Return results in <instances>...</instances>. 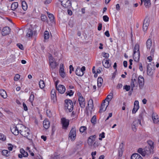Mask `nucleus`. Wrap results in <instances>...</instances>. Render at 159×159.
I'll return each mask as SVG.
<instances>
[{
  "label": "nucleus",
  "mask_w": 159,
  "mask_h": 159,
  "mask_svg": "<svg viewBox=\"0 0 159 159\" xmlns=\"http://www.w3.org/2000/svg\"><path fill=\"white\" fill-rule=\"evenodd\" d=\"M20 133L23 136L26 138L28 139H30V136L31 135L29 132V129L23 125H19Z\"/></svg>",
  "instance_id": "1"
},
{
  "label": "nucleus",
  "mask_w": 159,
  "mask_h": 159,
  "mask_svg": "<svg viewBox=\"0 0 159 159\" xmlns=\"http://www.w3.org/2000/svg\"><path fill=\"white\" fill-rule=\"evenodd\" d=\"M153 151L152 147L151 148L146 146L143 149L141 148H139L138 150V152L142 156H145L146 155H149L153 152Z\"/></svg>",
  "instance_id": "2"
},
{
  "label": "nucleus",
  "mask_w": 159,
  "mask_h": 159,
  "mask_svg": "<svg viewBox=\"0 0 159 159\" xmlns=\"http://www.w3.org/2000/svg\"><path fill=\"white\" fill-rule=\"evenodd\" d=\"M155 63L154 62H152L148 64L147 66V74L149 76H151L155 70Z\"/></svg>",
  "instance_id": "3"
},
{
  "label": "nucleus",
  "mask_w": 159,
  "mask_h": 159,
  "mask_svg": "<svg viewBox=\"0 0 159 159\" xmlns=\"http://www.w3.org/2000/svg\"><path fill=\"white\" fill-rule=\"evenodd\" d=\"M65 107L68 109L69 112H71L73 109V104L72 101L70 99H66L65 101Z\"/></svg>",
  "instance_id": "4"
},
{
  "label": "nucleus",
  "mask_w": 159,
  "mask_h": 159,
  "mask_svg": "<svg viewBox=\"0 0 159 159\" xmlns=\"http://www.w3.org/2000/svg\"><path fill=\"white\" fill-rule=\"evenodd\" d=\"M18 125L16 126L14 125L11 128V130L14 135H17L20 133V126L19 125Z\"/></svg>",
  "instance_id": "5"
},
{
  "label": "nucleus",
  "mask_w": 159,
  "mask_h": 159,
  "mask_svg": "<svg viewBox=\"0 0 159 159\" xmlns=\"http://www.w3.org/2000/svg\"><path fill=\"white\" fill-rule=\"evenodd\" d=\"M76 135V129L75 128H72L70 130L69 136L72 141H74L75 139Z\"/></svg>",
  "instance_id": "6"
},
{
  "label": "nucleus",
  "mask_w": 159,
  "mask_h": 159,
  "mask_svg": "<svg viewBox=\"0 0 159 159\" xmlns=\"http://www.w3.org/2000/svg\"><path fill=\"white\" fill-rule=\"evenodd\" d=\"M96 136L95 135L90 136L88 138V143L89 146L91 147H93V144L95 141Z\"/></svg>",
  "instance_id": "7"
},
{
  "label": "nucleus",
  "mask_w": 159,
  "mask_h": 159,
  "mask_svg": "<svg viewBox=\"0 0 159 159\" xmlns=\"http://www.w3.org/2000/svg\"><path fill=\"white\" fill-rule=\"evenodd\" d=\"M61 3V5L66 8H70L71 6V2L69 0H62Z\"/></svg>",
  "instance_id": "8"
},
{
  "label": "nucleus",
  "mask_w": 159,
  "mask_h": 159,
  "mask_svg": "<svg viewBox=\"0 0 159 159\" xmlns=\"http://www.w3.org/2000/svg\"><path fill=\"white\" fill-rule=\"evenodd\" d=\"M61 121L63 128L64 129H66L69 125V120L66 119L65 118H63L61 119Z\"/></svg>",
  "instance_id": "9"
},
{
  "label": "nucleus",
  "mask_w": 159,
  "mask_h": 159,
  "mask_svg": "<svg viewBox=\"0 0 159 159\" xmlns=\"http://www.w3.org/2000/svg\"><path fill=\"white\" fill-rule=\"evenodd\" d=\"M138 82L139 88L141 89L143 87L144 83V79L142 76L140 75L138 77Z\"/></svg>",
  "instance_id": "10"
},
{
  "label": "nucleus",
  "mask_w": 159,
  "mask_h": 159,
  "mask_svg": "<svg viewBox=\"0 0 159 159\" xmlns=\"http://www.w3.org/2000/svg\"><path fill=\"white\" fill-rule=\"evenodd\" d=\"M49 63L52 69L55 68L58 65V64L53 60V58L52 57L49 59Z\"/></svg>",
  "instance_id": "11"
},
{
  "label": "nucleus",
  "mask_w": 159,
  "mask_h": 159,
  "mask_svg": "<svg viewBox=\"0 0 159 159\" xmlns=\"http://www.w3.org/2000/svg\"><path fill=\"white\" fill-rule=\"evenodd\" d=\"M139 85V84L138 83L137 80L135 78L133 79V78L131 80V90L132 91L133 89L135 87H138Z\"/></svg>",
  "instance_id": "12"
},
{
  "label": "nucleus",
  "mask_w": 159,
  "mask_h": 159,
  "mask_svg": "<svg viewBox=\"0 0 159 159\" xmlns=\"http://www.w3.org/2000/svg\"><path fill=\"white\" fill-rule=\"evenodd\" d=\"M11 31V29L8 27H4L2 30V35L5 36L8 34Z\"/></svg>",
  "instance_id": "13"
},
{
  "label": "nucleus",
  "mask_w": 159,
  "mask_h": 159,
  "mask_svg": "<svg viewBox=\"0 0 159 159\" xmlns=\"http://www.w3.org/2000/svg\"><path fill=\"white\" fill-rule=\"evenodd\" d=\"M57 90L58 91L59 93L61 94L64 93L66 91L65 87L62 85H59L56 88Z\"/></svg>",
  "instance_id": "14"
},
{
  "label": "nucleus",
  "mask_w": 159,
  "mask_h": 159,
  "mask_svg": "<svg viewBox=\"0 0 159 159\" xmlns=\"http://www.w3.org/2000/svg\"><path fill=\"white\" fill-rule=\"evenodd\" d=\"M109 60H107L106 59H104L102 61V63L103 66L106 68H109L111 64L110 63Z\"/></svg>",
  "instance_id": "15"
},
{
  "label": "nucleus",
  "mask_w": 159,
  "mask_h": 159,
  "mask_svg": "<svg viewBox=\"0 0 159 159\" xmlns=\"http://www.w3.org/2000/svg\"><path fill=\"white\" fill-rule=\"evenodd\" d=\"M78 101L80 107L82 108H84L85 107V104L84 98L83 97L79 98Z\"/></svg>",
  "instance_id": "16"
},
{
  "label": "nucleus",
  "mask_w": 159,
  "mask_h": 159,
  "mask_svg": "<svg viewBox=\"0 0 159 159\" xmlns=\"http://www.w3.org/2000/svg\"><path fill=\"white\" fill-rule=\"evenodd\" d=\"M105 100L103 101V102L102 103L101 106L100 107V110L99 111V112L100 113H101L103 112V111H104L106 109L107 107L108 103H107V105L106 106V105L105 104Z\"/></svg>",
  "instance_id": "17"
},
{
  "label": "nucleus",
  "mask_w": 159,
  "mask_h": 159,
  "mask_svg": "<svg viewBox=\"0 0 159 159\" xmlns=\"http://www.w3.org/2000/svg\"><path fill=\"white\" fill-rule=\"evenodd\" d=\"M124 144L123 143H121L119 145L118 149V156L119 157H121L123 154V148Z\"/></svg>",
  "instance_id": "18"
},
{
  "label": "nucleus",
  "mask_w": 159,
  "mask_h": 159,
  "mask_svg": "<svg viewBox=\"0 0 159 159\" xmlns=\"http://www.w3.org/2000/svg\"><path fill=\"white\" fill-rule=\"evenodd\" d=\"M88 108L90 110V111H92L93 108V101L92 99L89 100L88 102Z\"/></svg>",
  "instance_id": "19"
},
{
  "label": "nucleus",
  "mask_w": 159,
  "mask_h": 159,
  "mask_svg": "<svg viewBox=\"0 0 159 159\" xmlns=\"http://www.w3.org/2000/svg\"><path fill=\"white\" fill-rule=\"evenodd\" d=\"M133 57L134 61L136 62H138L140 58V52H137L136 53H133Z\"/></svg>",
  "instance_id": "20"
},
{
  "label": "nucleus",
  "mask_w": 159,
  "mask_h": 159,
  "mask_svg": "<svg viewBox=\"0 0 159 159\" xmlns=\"http://www.w3.org/2000/svg\"><path fill=\"white\" fill-rule=\"evenodd\" d=\"M50 122L47 120H44L43 123V127L46 129H48L50 126Z\"/></svg>",
  "instance_id": "21"
},
{
  "label": "nucleus",
  "mask_w": 159,
  "mask_h": 159,
  "mask_svg": "<svg viewBox=\"0 0 159 159\" xmlns=\"http://www.w3.org/2000/svg\"><path fill=\"white\" fill-rule=\"evenodd\" d=\"M131 159H143L140 155L138 153L133 154L131 157Z\"/></svg>",
  "instance_id": "22"
},
{
  "label": "nucleus",
  "mask_w": 159,
  "mask_h": 159,
  "mask_svg": "<svg viewBox=\"0 0 159 159\" xmlns=\"http://www.w3.org/2000/svg\"><path fill=\"white\" fill-rule=\"evenodd\" d=\"M76 75L79 76H82L84 75V73L81 71L80 67H77L75 71Z\"/></svg>",
  "instance_id": "23"
},
{
  "label": "nucleus",
  "mask_w": 159,
  "mask_h": 159,
  "mask_svg": "<svg viewBox=\"0 0 159 159\" xmlns=\"http://www.w3.org/2000/svg\"><path fill=\"white\" fill-rule=\"evenodd\" d=\"M152 117L154 123H157L159 121V119L157 115L153 114L152 115Z\"/></svg>",
  "instance_id": "24"
},
{
  "label": "nucleus",
  "mask_w": 159,
  "mask_h": 159,
  "mask_svg": "<svg viewBox=\"0 0 159 159\" xmlns=\"http://www.w3.org/2000/svg\"><path fill=\"white\" fill-rule=\"evenodd\" d=\"M27 30H28L27 33V36L29 37H32L33 34V32L31 28H29V29H27Z\"/></svg>",
  "instance_id": "25"
},
{
  "label": "nucleus",
  "mask_w": 159,
  "mask_h": 159,
  "mask_svg": "<svg viewBox=\"0 0 159 159\" xmlns=\"http://www.w3.org/2000/svg\"><path fill=\"white\" fill-rule=\"evenodd\" d=\"M152 42L151 40L149 39H148L146 43V45L148 49H150L152 46Z\"/></svg>",
  "instance_id": "26"
},
{
  "label": "nucleus",
  "mask_w": 159,
  "mask_h": 159,
  "mask_svg": "<svg viewBox=\"0 0 159 159\" xmlns=\"http://www.w3.org/2000/svg\"><path fill=\"white\" fill-rule=\"evenodd\" d=\"M0 94L4 98H6L7 96L6 92L3 89L0 90Z\"/></svg>",
  "instance_id": "27"
},
{
  "label": "nucleus",
  "mask_w": 159,
  "mask_h": 159,
  "mask_svg": "<svg viewBox=\"0 0 159 159\" xmlns=\"http://www.w3.org/2000/svg\"><path fill=\"white\" fill-rule=\"evenodd\" d=\"M139 46L138 44H136L134 49L133 53H136L137 52H139Z\"/></svg>",
  "instance_id": "28"
},
{
  "label": "nucleus",
  "mask_w": 159,
  "mask_h": 159,
  "mask_svg": "<svg viewBox=\"0 0 159 159\" xmlns=\"http://www.w3.org/2000/svg\"><path fill=\"white\" fill-rule=\"evenodd\" d=\"M18 3L17 2H14L13 3L11 6V10L14 11L18 7Z\"/></svg>",
  "instance_id": "29"
},
{
  "label": "nucleus",
  "mask_w": 159,
  "mask_h": 159,
  "mask_svg": "<svg viewBox=\"0 0 159 159\" xmlns=\"http://www.w3.org/2000/svg\"><path fill=\"white\" fill-rule=\"evenodd\" d=\"M103 83V79L101 77H99L98 79V87H100Z\"/></svg>",
  "instance_id": "30"
},
{
  "label": "nucleus",
  "mask_w": 159,
  "mask_h": 159,
  "mask_svg": "<svg viewBox=\"0 0 159 159\" xmlns=\"http://www.w3.org/2000/svg\"><path fill=\"white\" fill-rule=\"evenodd\" d=\"M34 93L33 92H31V94L29 99V101L31 103L32 105H33V102L34 98Z\"/></svg>",
  "instance_id": "31"
},
{
  "label": "nucleus",
  "mask_w": 159,
  "mask_h": 159,
  "mask_svg": "<svg viewBox=\"0 0 159 159\" xmlns=\"http://www.w3.org/2000/svg\"><path fill=\"white\" fill-rule=\"evenodd\" d=\"M133 124L135 125V126H138L139 124L141 125V120L140 119H135L133 122Z\"/></svg>",
  "instance_id": "32"
},
{
  "label": "nucleus",
  "mask_w": 159,
  "mask_h": 159,
  "mask_svg": "<svg viewBox=\"0 0 159 159\" xmlns=\"http://www.w3.org/2000/svg\"><path fill=\"white\" fill-rule=\"evenodd\" d=\"M20 152L23 156L24 157H26L28 156V153L26 152L23 148H21L20 150Z\"/></svg>",
  "instance_id": "33"
},
{
  "label": "nucleus",
  "mask_w": 159,
  "mask_h": 159,
  "mask_svg": "<svg viewBox=\"0 0 159 159\" xmlns=\"http://www.w3.org/2000/svg\"><path fill=\"white\" fill-rule=\"evenodd\" d=\"M22 7L24 10L25 11L27 10V4L24 1H21Z\"/></svg>",
  "instance_id": "34"
},
{
  "label": "nucleus",
  "mask_w": 159,
  "mask_h": 159,
  "mask_svg": "<svg viewBox=\"0 0 159 159\" xmlns=\"http://www.w3.org/2000/svg\"><path fill=\"white\" fill-rule=\"evenodd\" d=\"M113 95V93H111L108 95L106 99L105 100H107V101L108 102V103L109 101H110L112 98Z\"/></svg>",
  "instance_id": "35"
},
{
  "label": "nucleus",
  "mask_w": 159,
  "mask_h": 159,
  "mask_svg": "<svg viewBox=\"0 0 159 159\" xmlns=\"http://www.w3.org/2000/svg\"><path fill=\"white\" fill-rule=\"evenodd\" d=\"M148 145L147 146V147H149L150 148H152L153 147V149L154 148V147L153 146V142L151 140H148L147 142Z\"/></svg>",
  "instance_id": "36"
},
{
  "label": "nucleus",
  "mask_w": 159,
  "mask_h": 159,
  "mask_svg": "<svg viewBox=\"0 0 159 159\" xmlns=\"http://www.w3.org/2000/svg\"><path fill=\"white\" fill-rule=\"evenodd\" d=\"M49 38V32L48 31H45L44 32V39H48Z\"/></svg>",
  "instance_id": "37"
},
{
  "label": "nucleus",
  "mask_w": 159,
  "mask_h": 159,
  "mask_svg": "<svg viewBox=\"0 0 159 159\" xmlns=\"http://www.w3.org/2000/svg\"><path fill=\"white\" fill-rule=\"evenodd\" d=\"M91 123L93 125H94L96 123V117L95 115H94L93 116L91 119Z\"/></svg>",
  "instance_id": "38"
},
{
  "label": "nucleus",
  "mask_w": 159,
  "mask_h": 159,
  "mask_svg": "<svg viewBox=\"0 0 159 159\" xmlns=\"http://www.w3.org/2000/svg\"><path fill=\"white\" fill-rule=\"evenodd\" d=\"M9 152H9L8 150H4L2 152V154L6 157H8L9 156L8 154Z\"/></svg>",
  "instance_id": "39"
},
{
  "label": "nucleus",
  "mask_w": 159,
  "mask_h": 159,
  "mask_svg": "<svg viewBox=\"0 0 159 159\" xmlns=\"http://www.w3.org/2000/svg\"><path fill=\"white\" fill-rule=\"evenodd\" d=\"M39 87L41 89H43L45 86V84L43 80H41L39 83Z\"/></svg>",
  "instance_id": "40"
},
{
  "label": "nucleus",
  "mask_w": 159,
  "mask_h": 159,
  "mask_svg": "<svg viewBox=\"0 0 159 159\" xmlns=\"http://www.w3.org/2000/svg\"><path fill=\"white\" fill-rule=\"evenodd\" d=\"M134 107L136 108V109H139V102L138 101H135L134 102Z\"/></svg>",
  "instance_id": "41"
},
{
  "label": "nucleus",
  "mask_w": 159,
  "mask_h": 159,
  "mask_svg": "<svg viewBox=\"0 0 159 159\" xmlns=\"http://www.w3.org/2000/svg\"><path fill=\"white\" fill-rule=\"evenodd\" d=\"M87 129L86 127L84 126H81L80 129V131L81 133H83Z\"/></svg>",
  "instance_id": "42"
},
{
  "label": "nucleus",
  "mask_w": 159,
  "mask_h": 159,
  "mask_svg": "<svg viewBox=\"0 0 159 159\" xmlns=\"http://www.w3.org/2000/svg\"><path fill=\"white\" fill-rule=\"evenodd\" d=\"M51 99L53 102H55L57 101L56 95H51Z\"/></svg>",
  "instance_id": "43"
},
{
  "label": "nucleus",
  "mask_w": 159,
  "mask_h": 159,
  "mask_svg": "<svg viewBox=\"0 0 159 159\" xmlns=\"http://www.w3.org/2000/svg\"><path fill=\"white\" fill-rule=\"evenodd\" d=\"M149 19L147 18H145L144 20L143 24L144 25H149Z\"/></svg>",
  "instance_id": "44"
},
{
  "label": "nucleus",
  "mask_w": 159,
  "mask_h": 159,
  "mask_svg": "<svg viewBox=\"0 0 159 159\" xmlns=\"http://www.w3.org/2000/svg\"><path fill=\"white\" fill-rule=\"evenodd\" d=\"M47 13L48 17L51 20H53L54 19V17L53 15L52 14L50 13L49 12H47Z\"/></svg>",
  "instance_id": "45"
},
{
  "label": "nucleus",
  "mask_w": 159,
  "mask_h": 159,
  "mask_svg": "<svg viewBox=\"0 0 159 159\" xmlns=\"http://www.w3.org/2000/svg\"><path fill=\"white\" fill-rule=\"evenodd\" d=\"M99 145V143L97 141H95L93 144V146L94 148L98 147Z\"/></svg>",
  "instance_id": "46"
},
{
  "label": "nucleus",
  "mask_w": 159,
  "mask_h": 159,
  "mask_svg": "<svg viewBox=\"0 0 159 159\" xmlns=\"http://www.w3.org/2000/svg\"><path fill=\"white\" fill-rule=\"evenodd\" d=\"M105 133L104 132H102L101 134H100L99 135V137H101V138L100 137L99 138V139L100 140H102V138H103L105 137Z\"/></svg>",
  "instance_id": "47"
},
{
  "label": "nucleus",
  "mask_w": 159,
  "mask_h": 159,
  "mask_svg": "<svg viewBox=\"0 0 159 159\" xmlns=\"http://www.w3.org/2000/svg\"><path fill=\"white\" fill-rule=\"evenodd\" d=\"M6 139V137L4 135L2 134H0V140L2 141H4Z\"/></svg>",
  "instance_id": "48"
},
{
  "label": "nucleus",
  "mask_w": 159,
  "mask_h": 159,
  "mask_svg": "<svg viewBox=\"0 0 159 159\" xmlns=\"http://www.w3.org/2000/svg\"><path fill=\"white\" fill-rule=\"evenodd\" d=\"M103 19L104 21L107 22L109 21V18L107 16L105 15L103 16Z\"/></svg>",
  "instance_id": "49"
},
{
  "label": "nucleus",
  "mask_w": 159,
  "mask_h": 159,
  "mask_svg": "<svg viewBox=\"0 0 159 159\" xmlns=\"http://www.w3.org/2000/svg\"><path fill=\"white\" fill-rule=\"evenodd\" d=\"M20 78V75L19 74H16L15 75L14 77V80L15 81H17Z\"/></svg>",
  "instance_id": "50"
},
{
  "label": "nucleus",
  "mask_w": 159,
  "mask_h": 159,
  "mask_svg": "<svg viewBox=\"0 0 159 159\" xmlns=\"http://www.w3.org/2000/svg\"><path fill=\"white\" fill-rule=\"evenodd\" d=\"M130 86L129 85H126L124 86V89H125L127 91H129L130 89Z\"/></svg>",
  "instance_id": "51"
},
{
  "label": "nucleus",
  "mask_w": 159,
  "mask_h": 159,
  "mask_svg": "<svg viewBox=\"0 0 159 159\" xmlns=\"http://www.w3.org/2000/svg\"><path fill=\"white\" fill-rule=\"evenodd\" d=\"M149 25H144L143 24V29L144 31H145L147 30L148 29V27Z\"/></svg>",
  "instance_id": "52"
},
{
  "label": "nucleus",
  "mask_w": 159,
  "mask_h": 159,
  "mask_svg": "<svg viewBox=\"0 0 159 159\" xmlns=\"http://www.w3.org/2000/svg\"><path fill=\"white\" fill-rule=\"evenodd\" d=\"M8 149L10 151L12 150L13 148V145H12L11 143H8Z\"/></svg>",
  "instance_id": "53"
},
{
  "label": "nucleus",
  "mask_w": 159,
  "mask_h": 159,
  "mask_svg": "<svg viewBox=\"0 0 159 159\" xmlns=\"http://www.w3.org/2000/svg\"><path fill=\"white\" fill-rule=\"evenodd\" d=\"M73 93L72 90H70V91L69 93L66 92V94L67 95H68L70 96L73 95Z\"/></svg>",
  "instance_id": "54"
},
{
  "label": "nucleus",
  "mask_w": 159,
  "mask_h": 159,
  "mask_svg": "<svg viewBox=\"0 0 159 159\" xmlns=\"http://www.w3.org/2000/svg\"><path fill=\"white\" fill-rule=\"evenodd\" d=\"M46 113L48 117H50L51 116L52 114L50 110H47L46 111Z\"/></svg>",
  "instance_id": "55"
},
{
  "label": "nucleus",
  "mask_w": 159,
  "mask_h": 159,
  "mask_svg": "<svg viewBox=\"0 0 159 159\" xmlns=\"http://www.w3.org/2000/svg\"><path fill=\"white\" fill-rule=\"evenodd\" d=\"M17 45L20 49L21 50L23 49H24L23 46L22 44H21L20 43H18L17 44Z\"/></svg>",
  "instance_id": "56"
},
{
  "label": "nucleus",
  "mask_w": 159,
  "mask_h": 159,
  "mask_svg": "<svg viewBox=\"0 0 159 159\" xmlns=\"http://www.w3.org/2000/svg\"><path fill=\"white\" fill-rule=\"evenodd\" d=\"M103 54V57L105 58H108L109 57V54L108 53L103 52L102 53Z\"/></svg>",
  "instance_id": "57"
},
{
  "label": "nucleus",
  "mask_w": 159,
  "mask_h": 159,
  "mask_svg": "<svg viewBox=\"0 0 159 159\" xmlns=\"http://www.w3.org/2000/svg\"><path fill=\"white\" fill-rule=\"evenodd\" d=\"M137 127V126H135V125L132 124V130L134 131L135 132L136 131V127Z\"/></svg>",
  "instance_id": "58"
},
{
  "label": "nucleus",
  "mask_w": 159,
  "mask_h": 159,
  "mask_svg": "<svg viewBox=\"0 0 159 159\" xmlns=\"http://www.w3.org/2000/svg\"><path fill=\"white\" fill-rule=\"evenodd\" d=\"M102 27V24L101 23H99L98 24V30L99 31H100L101 30Z\"/></svg>",
  "instance_id": "59"
},
{
  "label": "nucleus",
  "mask_w": 159,
  "mask_h": 159,
  "mask_svg": "<svg viewBox=\"0 0 159 159\" xmlns=\"http://www.w3.org/2000/svg\"><path fill=\"white\" fill-rule=\"evenodd\" d=\"M23 107H24V110H25V111H27L28 108H27V107L26 106V104L24 102H23Z\"/></svg>",
  "instance_id": "60"
},
{
  "label": "nucleus",
  "mask_w": 159,
  "mask_h": 159,
  "mask_svg": "<svg viewBox=\"0 0 159 159\" xmlns=\"http://www.w3.org/2000/svg\"><path fill=\"white\" fill-rule=\"evenodd\" d=\"M51 95H56L55 90L54 89H52L51 91Z\"/></svg>",
  "instance_id": "61"
},
{
  "label": "nucleus",
  "mask_w": 159,
  "mask_h": 159,
  "mask_svg": "<svg viewBox=\"0 0 159 159\" xmlns=\"http://www.w3.org/2000/svg\"><path fill=\"white\" fill-rule=\"evenodd\" d=\"M64 72V69L63 67V66H62V67H61V66L60 67V69H59V73Z\"/></svg>",
  "instance_id": "62"
},
{
  "label": "nucleus",
  "mask_w": 159,
  "mask_h": 159,
  "mask_svg": "<svg viewBox=\"0 0 159 159\" xmlns=\"http://www.w3.org/2000/svg\"><path fill=\"white\" fill-rule=\"evenodd\" d=\"M122 87V84H118L116 86V88L117 89H119L121 88Z\"/></svg>",
  "instance_id": "63"
},
{
  "label": "nucleus",
  "mask_w": 159,
  "mask_h": 159,
  "mask_svg": "<svg viewBox=\"0 0 159 159\" xmlns=\"http://www.w3.org/2000/svg\"><path fill=\"white\" fill-rule=\"evenodd\" d=\"M35 159H43L42 157L40 155H38L36 157Z\"/></svg>",
  "instance_id": "64"
}]
</instances>
